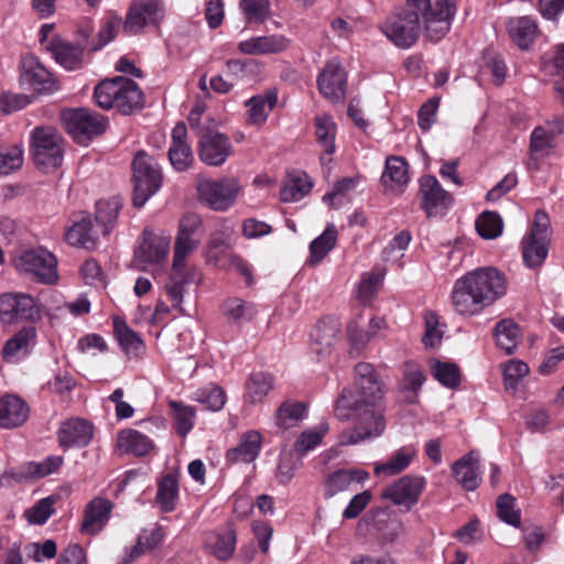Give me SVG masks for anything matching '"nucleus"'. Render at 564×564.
I'll list each match as a JSON object with an SVG mask.
<instances>
[{"label": "nucleus", "instance_id": "nucleus-1", "mask_svg": "<svg viewBox=\"0 0 564 564\" xmlns=\"http://www.w3.org/2000/svg\"><path fill=\"white\" fill-rule=\"evenodd\" d=\"M382 397V384L373 366L358 362L354 386L341 391L335 406V415L339 420L354 421V427L340 434V445H355L383 433L386 422L378 410Z\"/></svg>", "mask_w": 564, "mask_h": 564}, {"label": "nucleus", "instance_id": "nucleus-2", "mask_svg": "<svg viewBox=\"0 0 564 564\" xmlns=\"http://www.w3.org/2000/svg\"><path fill=\"white\" fill-rule=\"evenodd\" d=\"M420 12L426 36L437 42L449 31L456 7L452 0H405L379 29L397 47L409 48L420 36Z\"/></svg>", "mask_w": 564, "mask_h": 564}, {"label": "nucleus", "instance_id": "nucleus-3", "mask_svg": "<svg viewBox=\"0 0 564 564\" xmlns=\"http://www.w3.org/2000/svg\"><path fill=\"white\" fill-rule=\"evenodd\" d=\"M507 291L508 279L502 271L495 267L477 268L455 281L452 305L459 315H478L502 299Z\"/></svg>", "mask_w": 564, "mask_h": 564}, {"label": "nucleus", "instance_id": "nucleus-4", "mask_svg": "<svg viewBox=\"0 0 564 564\" xmlns=\"http://www.w3.org/2000/svg\"><path fill=\"white\" fill-rule=\"evenodd\" d=\"M94 99L99 108L116 109L122 115H130L144 105L143 94L137 83L122 76L100 82L94 89Z\"/></svg>", "mask_w": 564, "mask_h": 564}, {"label": "nucleus", "instance_id": "nucleus-5", "mask_svg": "<svg viewBox=\"0 0 564 564\" xmlns=\"http://www.w3.org/2000/svg\"><path fill=\"white\" fill-rule=\"evenodd\" d=\"M132 180L134 183L133 205L142 207L161 188L162 169L153 156L140 150L132 161Z\"/></svg>", "mask_w": 564, "mask_h": 564}, {"label": "nucleus", "instance_id": "nucleus-6", "mask_svg": "<svg viewBox=\"0 0 564 564\" xmlns=\"http://www.w3.org/2000/svg\"><path fill=\"white\" fill-rule=\"evenodd\" d=\"M64 139L52 127H36L31 132L30 152L34 164L45 171L62 165Z\"/></svg>", "mask_w": 564, "mask_h": 564}, {"label": "nucleus", "instance_id": "nucleus-7", "mask_svg": "<svg viewBox=\"0 0 564 564\" xmlns=\"http://www.w3.org/2000/svg\"><path fill=\"white\" fill-rule=\"evenodd\" d=\"M241 191L240 181L235 176L205 178L197 184L199 200L215 212H226L232 207Z\"/></svg>", "mask_w": 564, "mask_h": 564}, {"label": "nucleus", "instance_id": "nucleus-8", "mask_svg": "<svg viewBox=\"0 0 564 564\" xmlns=\"http://www.w3.org/2000/svg\"><path fill=\"white\" fill-rule=\"evenodd\" d=\"M14 267L19 272L31 274L44 284H53L58 279L55 257L42 248L22 251L14 259Z\"/></svg>", "mask_w": 564, "mask_h": 564}, {"label": "nucleus", "instance_id": "nucleus-9", "mask_svg": "<svg viewBox=\"0 0 564 564\" xmlns=\"http://www.w3.org/2000/svg\"><path fill=\"white\" fill-rule=\"evenodd\" d=\"M550 218L545 212L538 210L530 234L522 242V257L530 268L539 267L549 252Z\"/></svg>", "mask_w": 564, "mask_h": 564}, {"label": "nucleus", "instance_id": "nucleus-10", "mask_svg": "<svg viewBox=\"0 0 564 564\" xmlns=\"http://www.w3.org/2000/svg\"><path fill=\"white\" fill-rule=\"evenodd\" d=\"M0 318L9 324L20 321L35 323L42 318V307L26 293H4L0 295Z\"/></svg>", "mask_w": 564, "mask_h": 564}, {"label": "nucleus", "instance_id": "nucleus-11", "mask_svg": "<svg viewBox=\"0 0 564 564\" xmlns=\"http://www.w3.org/2000/svg\"><path fill=\"white\" fill-rule=\"evenodd\" d=\"M164 15V7L159 0H134L128 9L123 32L128 35H137L147 26H158Z\"/></svg>", "mask_w": 564, "mask_h": 564}, {"label": "nucleus", "instance_id": "nucleus-12", "mask_svg": "<svg viewBox=\"0 0 564 564\" xmlns=\"http://www.w3.org/2000/svg\"><path fill=\"white\" fill-rule=\"evenodd\" d=\"M171 239L165 235H158L151 230L143 231L142 240L134 251L133 265L139 270H150L165 261Z\"/></svg>", "mask_w": 564, "mask_h": 564}, {"label": "nucleus", "instance_id": "nucleus-13", "mask_svg": "<svg viewBox=\"0 0 564 564\" xmlns=\"http://www.w3.org/2000/svg\"><path fill=\"white\" fill-rule=\"evenodd\" d=\"M202 234V219L198 215L188 213L182 217L173 258L176 272L185 265V258L197 248Z\"/></svg>", "mask_w": 564, "mask_h": 564}, {"label": "nucleus", "instance_id": "nucleus-14", "mask_svg": "<svg viewBox=\"0 0 564 564\" xmlns=\"http://www.w3.org/2000/svg\"><path fill=\"white\" fill-rule=\"evenodd\" d=\"M67 131L78 142H85L106 130L107 121L104 116L87 109H76L65 115Z\"/></svg>", "mask_w": 564, "mask_h": 564}, {"label": "nucleus", "instance_id": "nucleus-15", "mask_svg": "<svg viewBox=\"0 0 564 564\" xmlns=\"http://www.w3.org/2000/svg\"><path fill=\"white\" fill-rule=\"evenodd\" d=\"M20 82L37 93H52L58 88L53 75L33 54H25L21 57Z\"/></svg>", "mask_w": 564, "mask_h": 564}, {"label": "nucleus", "instance_id": "nucleus-16", "mask_svg": "<svg viewBox=\"0 0 564 564\" xmlns=\"http://www.w3.org/2000/svg\"><path fill=\"white\" fill-rule=\"evenodd\" d=\"M426 485L422 476H403L393 484L387 486L381 497L391 500L397 506L411 509L417 501Z\"/></svg>", "mask_w": 564, "mask_h": 564}, {"label": "nucleus", "instance_id": "nucleus-17", "mask_svg": "<svg viewBox=\"0 0 564 564\" xmlns=\"http://www.w3.org/2000/svg\"><path fill=\"white\" fill-rule=\"evenodd\" d=\"M232 152V143L224 133L209 131L199 138L198 158L206 165L221 166Z\"/></svg>", "mask_w": 564, "mask_h": 564}, {"label": "nucleus", "instance_id": "nucleus-18", "mask_svg": "<svg viewBox=\"0 0 564 564\" xmlns=\"http://www.w3.org/2000/svg\"><path fill=\"white\" fill-rule=\"evenodd\" d=\"M317 88L332 102H340L347 91V74L337 59L329 61L317 77Z\"/></svg>", "mask_w": 564, "mask_h": 564}, {"label": "nucleus", "instance_id": "nucleus-19", "mask_svg": "<svg viewBox=\"0 0 564 564\" xmlns=\"http://www.w3.org/2000/svg\"><path fill=\"white\" fill-rule=\"evenodd\" d=\"M420 195L422 208L427 217H435L444 214L452 204L451 195L441 186L435 176L425 175L420 180Z\"/></svg>", "mask_w": 564, "mask_h": 564}, {"label": "nucleus", "instance_id": "nucleus-20", "mask_svg": "<svg viewBox=\"0 0 564 564\" xmlns=\"http://www.w3.org/2000/svg\"><path fill=\"white\" fill-rule=\"evenodd\" d=\"M54 59L65 69L75 70L83 66L84 46L73 44L61 36H53L45 44Z\"/></svg>", "mask_w": 564, "mask_h": 564}, {"label": "nucleus", "instance_id": "nucleus-21", "mask_svg": "<svg viewBox=\"0 0 564 564\" xmlns=\"http://www.w3.org/2000/svg\"><path fill=\"white\" fill-rule=\"evenodd\" d=\"M187 129L185 123H177L172 130V144L169 149V160L178 171H186L194 162L191 145L186 142Z\"/></svg>", "mask_w": 564, "mask_h": 564}, {"label": "nucleus", "instance_id": "nucleus-22", "mask_svg": "<svg viewBox=\"0 0 564 564\" xmlns=\"http://www.w3.org/2000/svg\"><path fill=\"white\" fill-rule=\"evenodd\" d=\"M36 330L34 327H23L9 338L1 351L2 359L15 364L25 358L35 345Z\"/></svg>", "mask_w": 564, "mask_h": 564}, {"label": "nucleus", "instance_id": "nucleus-23", "mask_svg": "<svg viewBox=\"0 0 564 564\" xmlns=\"http://www.w3.org/2000/svg\"><path fill=\"white\" fill-rule=\"evenodd\" d=\"M452 473L456 481L465 490L474 491L481 482L479 459L475 452H469L456 460L452 466Z\"/></svg>", "mask_w": 564, "mask_h": 564}, {"label": "nucleus", "instance_id": "nucleus-24", "mask_svg": "<svg viewBox=\"0 0 564 564\" xmlns=\"http://www.w3.org/2000/svg\"><path fill=\"white\" fill-rule=\"evenodd\" d=\"M30 409L24 400L15 394L0 397V426L15 429L25 423Z\"/></svg>", "mask_w": 564, "mask_h": 564}, {"label": "nucleus", "instance_id": "nucleus-25", "mask_svg": "<svg viewBox=\"0 0 564 564\" xmlns=\"http://www.w3.org/2000/svg\"><path fill=\"white\" fill-rule=\"evenodd\" d=\"M93 433V425L86 420H67L58 429V442L63 447L86 446L90 442Z\"/></svg>", "mask_w": 564, "mask_h": 564}, {"label": "nucleus", "instance_id": "nucleus-26", "mask_svg": "<svg viewBox=\"0 0 564 564\" xmlns=\"http://www.w3.org/2000/svg\"><path fill=\"white\" fill-rule=\"evenodd\" d=\"M112 505L108 499L95 498L85 508L80 531L85 534H97L109 520Z\"/></svg>", "mask_w": 564, "mask_h": 564}, {"label": "nucleus", "instance_id": "nucleus-27", "mask_svg": "<svg viewBox=\"0 0 564 564\" xmlns=\"http://www.w3.org/2000/svg\"><path fill=\"white\" fill-rule=\"evenodd\" d=\"M506 28L510 40L521 50H528L539 32L536 21L528 15L509 18Z\"/></svg>", "mask_w": 564, "mask_h": 564}, {"label": "nucleus", "instance_id": "nucleus-28", "mask_svg": "<svg viewBox=\"0 0 564 564\" xmlns=\"http://www.w3.org/2000/svg\"><path fill=\"white\" fill-rule=\"evenodd\" d=\"M290 41L280 34L254 36L249 40L241 41L238 50L248 55L276 54L289 47Z\"/></svg>", "mask_w": 564, "mask_h": 564}, {"label": "nucleus", "instance_id": "nucleus-29", "mask_svg": "<svg viewBox=\"0 0 564 564\" xmlns=\"http://www.w3.org/2000/svg\"><path fill=\"white\" fill-rule=\"evenodd\" d=\"M65 240L74 247H80L87 250L96 248L98 242V230L94 227L89 215L83 216L75 221L65 234Z\"/></svg>", "mask_w": 564, "mask_h": 564}, {"label": "nucleus", "instance_id": "nucleus-30", "mask_svg": "<svg viewBox=\"0 0 564 564\" xmlns=\"http://www.w3.org/2000/svg\"><path fill=\"white\" fill-rule=\"evenodd\" d=\"M278 102V95L274 90L268 89L263 94L251 97L246 101L247 123L250 126L263 124L269 113Z\"/></svg>", "mask_w": 564, "mask_h": 564}, {"label": "nucleus", "instance_id": "nucleus-31", "mask_svg": "<svg viewBox=\"0 0 564 564\" xmlns=\"http://www.w3.org/2000/svg\"><path fill=\"white\" fill-rule=\"evenodd\" d=\"M425 379L420 365L414 361L403 364V378L400 381L399 391L406 403L412 404L417 401V394Z\"/></svg>", "mask_w": 564, "mask_h": 564}, {"label": "nucleus", "instance_id": "nucleus-32", "mask_svg": "<svg viewBox=\"0 0 564 564\" xmlns=\"http://www.w3.org/2000/svg\"><path fill=\"white\" fill-rule=\"evenodd\" d=\"M198 279L199 274L194 269L184 272V265H182L176 272L173 268V274L166 283L165 290L173 308L177 310L181 315H187L186 311L181 305L184 296V286Z\"/></svg>", "mask_w": 564, "mask_h": 564}, {"label": "nucleus", "instance_id": "nucleus-33", "mask_svg": "<svg viewBox=\"0 0 564 564\" xmlns=\"http://www.w3.org/2000/svg\"><path fill=\"white\" fill-rule=\"evenodd\" d=\"M262 436L258 431H249L241 436L238 446L227 452V459L231 463H251L261 449Z\"/></svg>", "mask_w": 564, "mask_h": 564}, {"label": "nucleus", "instance_id": "nucleus-34", "mask_svg": "<svg viewBox=\"0 0 564 564\" xmlns=\"http://www.w3.org/2000/svg\"><path fill=\"white\" fill-rule=\"evenodd\" d=\"M117 447L122 454L144 456L154 448V444L139 431L127 429L118 433Z\"/></svg>", "mask_w": 564, "mask_h": 564}, {"label": "nucleus", "instance_id": "nucleus-35", "mask_svg": "<svg viewBox=\"0 0 564 564\" xmlns=\"http://www.w3.org/2000/svg\"><path fill=\"white\" fill-rule=\"evenodd\" d=\"M415 455L416 451L413 447H402L395 451L387 462L376 463L373 473L378 477H390L400 474L411 464Z\"/></svg>", "mask_w": 564, "mask_h": 564}, {"label": "nucleus", "instance_id": "nucleus-36", "mask_svg": "<svg viewBox=\"0 0 564 564\" xmlns=\"http://www.w3.org/2000/svg\"><path fill=\"white\" fill-rule=\"evenodd\" d=\"M237 534L231 528L224 532H212L206 539V545L219 561H228L236 549Z\"/></svg>", "mask_w": 564, "mask_h": 564}, {"label": "nucleus", "instance_id": "nucleus-37", "mask_svg": "<svg viewBox=\"0 0 564 564\" xmlns=\"http://www.w3.org/2000/svg\"><path fill=\"white\" fill-rule=\"evenodd\" d=\"M314 126L318 145L325 154H334L336 151L335 139L337 133V124L334 118L326 113L318 115L314 118Z\"/></svg>", "mask_w": 564, "mask_h": 564}, {"label": "nucleus", "instance_id": "nucleus-38", "mask_svg": "<svg viewBox=\"0 0 564 564\" xmlns=\"http://www.w3.org/2000/svg\"><path fill=\"white\" fill-rule=\"evenodd\" d=\"M368 473L360 469H340L328 476L325 484V496L333 497L347 490L351 484L361 482Z\"/></svg>", "mask_w": 564, "mask_h": 564}, {"label": "nucleus", "instance_id": "nucleus-39", "mask_svg": "<svg viewBox=\"0 0 564 564\" xmlns=\"http://www.w3.org/2000/svg\"><path fill=\"white\" fill-rule=\"evenodd\" d=\"M492 334L496 339V345L507 355H511L516 351L520 343L521 334L519 326L512 319L505 318L498 322Z\"/></svg>", "mask_w": 564, "mask_h": 564}, {"label": "nucleus", "instance_id": "nucleus-40", "mask_svg": "<svg viewBox=\"0 0 564 564\" xmlns=\"http://www.w3.org/2000/svg\"><path fill=\"white\" fill-rule=\"evenodd\" d=\"M115 334L121 348L129 357H138L144 351L143 340L124 322L115 319Z\"/></svg>", "mask_w": 564, "mask_h": 564}, {"label": "nucleus", "instance_id": "nucleus-41", "mask_svg": "<svg viewBox=\"0 0 564 564\" xmlns=\"http://www.w3.org/2000/svg\"><path fill=\"white\" fill-rule=\"evenodd\" d=\"M273 389V377L264 372L252 373L246 382L245 400L256 404L262 402Z\"/></svg>", "mask_w": 564, "mask_h": 564}, {"label": "nucleus", "instance_id": "nucleus-42", "mask_svg": "<svg viewBox=\"0 0 564 564\" xmlns=\"http://www.w3.org/2000/svg\"><path fill=\"white\" fill-rule=\"evenodd\" d=\"M121 207V199L117 197L97 202L95 219L102 227L104 235L113 229Z\"/></svg>", "mask_w": 564, "mask_h": 564}, {"label": "nucleus", "instance_id": "nucleus-43", "mask_svg": "<svg viewBox=\"0 0 564 564\" xmlns=\"http://www.w3.org/2000/svg\"><path fill=\"white\" fill-rule=\"evenodd\" d=\"M306 416V406L302 402H283L276 410V425L282 430H289L299 424Z\"/></svg>", "mask_w": 564, "mask_h": 564}, {"label": "nucleus", "instance_id": "nucleus-44", "mask_svg": "<svg viewBox=\"0 0 564 564\" xmlns=\"http://www.w3.org/2000/svg\"><path fill=\"white\" fill-rule=\"evenodd\" d=\"M312 188V183L305 173L291 175L280 191L283 202L292 203L302 199Z\"/></svg>", "mask_w": 564, "mask_h": 564}, {"label": "nucleus", "instance_id": "nucleus-45", "mask_svg": "<svg viewBox=\"0 0 564 564\" xmlns=\"http://www.w3.org/2000/svg\"><path fill=\"white\" fill-rule=\"evenodd\" d=\"M337 241V229L335 225L329 224L325 228V230L315 238L311 245V262L317 263L321 262L328 252L335 247Z\"/></svg>", "mask_w": 564, "mask_h": 564}, {"label": "nucleus", "instance_id": "nucleus-46", "mask_svg": "<svg viewBox=\"0 0 564 564\" xmlns=\"http://www.w3.org/2000/svg\"><path fill=\"white\" fill-rule=\"evenodd\" d=\"M177 495L178 486L176 477L171 474L164 476L159 482L156 492V502L160 505L162 511L170 512L175 509Z\"/></svg>", "mask_w": 564, "mask_h": 564}, {"label": "nucleus", "instance_id": "nucleus-47", "mask_svg": "<svg viewBox=\"0 0 564 564\" xmlns=\"http://www.w3.org/2000/svg\"><path fill=\"white\" fill-rule=\"evenodd\" d=\"M328 431L329 425L327 422H321L318 425L305 430L294 444L295 451L301 455L307 454L321 444Z\"/></svg>", "mask_w": 564, "mask_h": 564}, {"label": "nucleus", "instance_id": "nucleus-48", "mask_svg": "<svg viewBox=\"0 0 564 564\" xmlns=\"http://www.w3.org/2000/svg\"><path fill=\"white\" fill-rule=\"evenodd\" d=\"M382 181L386 185L390 181L395 187H403L409 182L406 161L399 156L388 158Z\"/></svg>", "mask_w": 564, "mask_h": 564}, {"label": "nucleus", "instance_id": "nucleus-49", "mask_svg": "<svg viewBox=\"0 0 564 564\" xmlns=\"http://www.w3.org/2000/svg\"><path fill=\"white\" fill-rule=\"evenodd\" d=\"M433 377L444 387L456 388L460 382V371L457 365L434 360L431 364Z\"/></svg>", "mask_w": 564, "mask_h": 564}, {"label": "nucleus", "instance_id": "nucleus-50", "mask_svg": "<svg viewBox=\"0 0 564 564\" xmlns=\"http://www.w3.org/2000/svg\"><path fill=\"white\" fill-rule=\"evenodd\" d=\"M256 313L254 306L241 299H230L224 304V314L236 323L250 322Z\"/></svg>", "mask_w": 564, "mask_h": 564}, {"label": "nucleus", "instance_id": "nucleus-51", "mask_svg": "<svg viewBox=\"0 0 564 564\" xmlns=\"http://www.w3.org/2000/svg\"><path fill=\"white\" fill-rule=\"evenodd\" d=\"M239 8L248 23H263L270 15L268 0H240Z\"/></svg>", "mask_w": 564, "mask_h": 564}, {"label": "nucleus", "instance_id": "nucleus-52", "mask_svg": "<svg viewBox=\"0 0 564 564\" xmlns=\"http://www.w3.org/2000/svg\"><path fill=\"white\" fill-rule=\"evenodd\" d=\"M477 232L485 239H495L502 232V219L495 212H484L476 220Z\"/></svg>", "mask_w": 564, "mask_h": 564}, {"label": "nucleus", "instance_id": "nucleus-53", "mask_svg": "<svg viewBox=\"0 0 564 564\" xmlns=\"http://www.w3.org/2000/svg\"><path fill=\"white\" fill-rule=\"evenodd\" d=\"M23 164V149L19 145L0 147V176L18 171Z\"/></svg>", "mask_w": 564, "mask_h": 564}, {"label": "nucleus", "instance_id": "nucleus-54", "mask_svg": "<svg viewBox=\"0 0 564 564\" xmlns=\"http://www.w3.org/2000/svg\"><path fill=\"white\" fill-rule=\"evenodd\" d=\"M195 400L212 411H219L226 403V393L218 386H208L195 392Z\"/></svg>", "mask_w": 564, "mask_h": 564}, {"label": "nucleus", "instance_id": "nucleus-55", "mask_svg": "<svg viewBox=\"0 0 564 564\" xmlns=\"http://www.w3.org/2000/svg\"><path fill=\"white\" fill-rule=\"evenodd\" d=\"M497 513L501 521L519 527L521 523V512L516 508V499L509 494H503L497 499Z\"/></svg>", "mask_w": 564, "mask_h": 564}, {"label": "nucleus", "instance_id": "nucleus-56", "mask_svg": "<svg viewBox=\"0 0 564 564\" xmlns=\"http://www.w3.org/2000/svg\"><path fill=\"white\" fill-rule=\"evenodd\" d=\"M553 134L543 127H536L530 138L531 161L543 158L552 147Z\"/></svg>", "mask_w": 564, "mask_h": 564}, {"label": "nucleus", "instance_id": "nucleus-57", "mask_svg": "<svg viewBox=\"0 0 564 564\" xmlns=\"http://www.w3.org/2000/svg\"><path fill=\"white\" fill-rule=\"evenodd\" d=\"M340 332V323L336 318L326 317L321 319L314 327L311 338L335 345Z\"/></svg>", "mask_w": 564, "mask_h": 564}, {"label": "nucleus", "instance_id": "nucleus-58", "mask_svg": "<svg viewBox=\"0 0 564 564\" xmlns=\"http://www.w3.org/2000/svg\"><path fill=\"white\" fill-rule=\"evenodd\" d=\"M227 74L235 78L253 77L260 72V64L258 61L248 59H228L226 62Z\"/></svg>", "mask_w": 564, "mask_h": 564}, {"label": "nucleus", "instance_id": "nucleus-59", "mask_svg": "<svg viewBox=\"0 0 564 564\" xmlns=\"http://www.w3.org/2000/svg\"><path fill=\"white\" fill-rule=\"evenodd\" d=\"M529 373L525 362L517 359L509 360L503 366V380L507 390H514L519 382Z\"/></svg>", "mask_w": 564, "mask_h": 564}, {"label": "nucleus", "instance_id": "nucleus-60", "mask_svg": "<svg viewBox=\"0 0 564 564\" xmlns=\"http://www.w3.org/2000/svg\"><path fill=\"white\" fill-rule=\"evenodd\" d=\"M383 274L380 272L366 273L358 288V297L362 303H368L377 293L381 284Z\"/></svg>", "mask_w": 564, "mask_h": 564}, {"label": "nucleus", "instance_id": "nucleus-61", "mask_svg": "<svg viewBox=\"0 0 564 564\" xmlns=\"http://www.w3.org/2000/svg\"><path fill=\"white\" fill-rule=\"evenodd\" d=\"M123 22L124 21L117 14L109 17L98 32L99 44L95 45L93 51H97L111 42L117 36L119 30L121 28L123 29Z\"/></svg>", "mask_w": 564, "mask_h": 564}, {"label": "nucleus", "instance_id": "nucleus-62", "mask_svg": "<svg viewBox=\"0 0 564 564\" xmlns=\"http://www.w3.org/2000/svg\"><path fill=\"white\" fill-rule=\"evenodd\" d=\"M424 322L425 333L422 343L425 347L433 348L437 346L443 338V332L438 328V317L435 313L429 312L424 316Z\"/></svg>", "mask_w": 564, "mask_h": 564}, {"label": "nucleus", "instance_id": "nucleus-63", "mask_svg": "<svg viewBox=\"0 0 564 564\" xmlns=\"http://www.w3.org/2000/svg\"><path fill=\"white\" fill-rule=\"evenodd\" d=\"M170 404L174 410L177 432L185 436L194 425V411L192 408L184 406L175 401H172Z\"/></svg>", "mask_w": 564, "mask_h": 564}, {"label": "nucleus", "instance_id": "nucleus-64", "mask_svg": "<svg viewBox=\"0 0 564 564\" xmlns=\"http://www.w3.org/2000/svg\"><path fill=\"white\" fill-rule=\"evenodd\" d=\"M53 513V500L44 498L26 511L30 523L44 524Z\"/></svg>", "mask_w": 564, "mask_h": 564}]
</instances>
